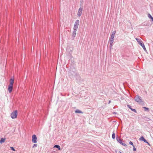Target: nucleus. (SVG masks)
<instances>
[{
  "instance_id": "39448f33",
  "label": "nucleus",
  "mask_w": 153,
  "mask_h": 153,
  "mask_svg": "<svg viewBox=\"0 0 153 153\" xmlns=\"http://www.w3.org/2000/svg\"><path fill=\"white\" fill-rule=\"evenodd\" d=\"M37 137L35 135H33L32 136V141L34 143H36L37 142Z\"/></svg>"
},
{
  "instance_id": "a211bd4d",
  "label": "nucleus",
  "mask_w": 153,
  "mask_h": 153,
  "mask_svg": "<svg viewBox=\"0 0 153 153\" xmlns=\"http://www.w3.org/2000/svg\"><path fill=\"white\" fill-rule=\"evenodd\" d=\"M143 108L144 109V110L145 111H148L149 110V108H146V107H143Z\"/></svg>"
},
{
  "instance_id": "9d476101",
  "label": "nucleus",
  "mask_w": 153,
  "mask_h": 153,
  "mask_svg": "<svg viewBox=\"0 0 153 153\" xmlns=\"http://www.w3.org/2000/svg\"><path fill=\"white\" fill-rule=\"evenodd\" d=\"M14 82V80L13 79H10V84L9 85L13 86Z\"/></svg>"
},
{
  "instance_id": "dca6fc26",
  "label": "nucleus",
  "mask_w": 153,
  "mask_h": 153,
  "mask_svg": "<svg viewBox=\"0 0 153 153\" xmlns=\"http://www.w3.org/2000/svg\"><path fill=\"white\" fill-rule=\"evenodd\" d=\"M115 134H114V132H113V134H112V138L113 139H114V138H115Z\"/></svg>"
},
{
  "instance_id": "423d86ee",
  "label": "nucleus",
  "mask_w": 153,
  "mask_h": 153,
  "mask_svg": "<svg viewBox=\"0 0 153 153\" xmlns=\"http://www.w3.org/2000/svg\"><path fill=\"white\" fill-rule=\"evenodd\" d=\"M83 9L82 8H80L78 11V12L77 13V16H80L82 13V11Z\"/></svg>"
},
{
  "instance_id": "4be33fe9",
  "label": "nucleus",
  "mask_w": 153,
  "mask_h": 153,
  "mask_svg": "<svg viewBox=\"0 0 153 153\" xmlns=\"http://www.w3.org/2000/svg\"><path fill=\"white\" fill-rule=\"evenodd\" d=\"M37 144H34L33 146V147H36L37 146Z\"/></svg>"
},
{
  "instance_id": "4468645a",
  "label": "nucleus",
  "mask_w": 153,
  "mask_h": 153,
  "mask_svg": "<svg viewBox=\"0 0 153 153\" xmlns=\"http://www.w3.org/2000/svg\"><path fill=\"white\" fill-rule=\"evenodd\" d=\"M75 112L76 113H83L82 111H81L78 109L76 110L75 111Z\"/></svg>"
},
{
  "instance_id": "f257e3e1",
  "label": "nucleus",
  "mask_w": 153,
  "mask_h": 153,
  "mask_svg": "<svg viewBox=\"0 0 153 153\" xmlns=\"http://www.w3.org/2000/svg\"><path fill=\"white\" fill-rule=\"evenodd\" d=\"M116 33V31L115 30L112 33L110 39H109V41L110 43V45L112 46V44L114 42V35Z\"/></svg>"
},
{
  "instance_id": "ddd939ff",
  "label": "nucleus",
  "mask_w": 153,
  "mask_h": 153,
  "mask_svg": "<svg viewBox=\"0 0 153 153\" xmlns=\"http://www.w3.org/2000/svg\"><path fill=\"white\" fill-rule=\"evenodd\" d=\"M148 17L153 22V18L149 13L148 14Z\"/></svg>"
},
{
  "instance_id": "5701e85b",
  "label": "nucleus",
  "mask_w": 153,
  "mask_h": 153,
  "mask_svg": "<svg viewBox=\"0 0 153 153\" xmlns=\"http://www.w3.org/2000/svg\"><path fill=\"white\" fill-rule=\"evenodd\" d=\"M128 107L130 108L131 110L132 109V108H131V106L129 105H128Z\"/></svg>"
},
{
  "instance_id": "a878e982",
  "label": "nucleus",
  "mask_w": 153,
  "mask_h": 153,
  "mask_svg": "<svg viewBox=\"0 0 153 153\" xmlns=\"http://www.w3.org/2000/svg\"><path fill=\"white\" fill-rule=\"evenodd\" d=\"M124 144V146H126V144Z\"/></svg>"
},
{
  "instance_id": "20e7f679",
  "label": "nucleus",
  "mask_w": 153,
  "mask_h": 153,
  "mask_svg": "<svg viewBox=\"0 0 153 153\" xmlns=\"http://www.w3.org/2000/svg\"><path fill=\"white\" fill-rule=\"evenodd\" d=\"M18 114L17 110H15L13 111L11 114L10 116L12 118L15 119L16 118Z\"/></svg>"
},
{
  "instance_id": "f03ea898",
  "label": "nucleus",
  "mask_w": 153,
  "mask_h": 153,
  "mask_svg": "<svg viewBox=\"0 0 153 153\" xmlns=\"http://www.w3.org/2000/svg\"><path fill=\"white\" fill-rule=\"evenodd\" d=\"M135 39L136 40L138 43L143 47L144 50L145 51H146V49L145 46L141 40L140 39L138 38H136Z\"/></svg>"
},
{
  "instance_id": "6e6552de",
  "label": "nucleus",
  "mask_w": 153,
  "mask_h": 153,
  "mask_svg": "<svg viewBox=\"0 0 153 153\" xmlns=\"http://www.w3.org/2000/svg\"><path fill=\"white\" fill-rule=\"evenodd\" d=\"M140 140L141 141H143L145 143H149L147 142L146 141V140L144 138L143 136L141 137L140 138Z\"/></svg>"
},
{
  "instance_id": "412c9836",
  "label": "nucleus",
  "mask_w": 153,
  "mask_h": 153,
  "mask_svg": "<svg viewBox=\"0 0 153 153\" xmlns=\"http://www.w3.org/2000/svg\"><path fill=\"white\" fill-rule=\"evenodd\" d=\"M133 150L134 151H136V148H135V147H134L133 148Z\"/></svg>"
},
{
  "instance_id": "b1692460",
  "label": "nucleus",
  "mask_w": 153,
  "mask_h": 153,
  "mask_svg": "<svg viewBox=\"0 0 153 153\" xmlns=\"http://www.w3.org/2000/svg\"><path fill=\"white\" fill-rule=\"evenodd\" d=\"M131 110L132 111H134V112H136V110L135 109H131Z\"/></svg>"
},
{
  "instance_id": "6ab92c4d",
  "label": "nucleus",
  "mask_w": 153,
  "mask_h": 153,
  "mask_svg": "<svg viewBox=\"0 0 153 153\" xmlns=\"http://www.w3.org/2000/svg\"><path fill=\"white\" fill-rule=\"evenodd\" d=\"M116 153H122L119 150H117L115 151Z\"/></svg>"
},
{
  "instance_id": "2eb2a0df",
  "label": "nucleus",
  "mask_w": 153,
  "mask_h": 153,
  "mask_svg": "<svg viewBox=\"0 0 153 153\" xmlns=\"http://www.w3.org/2000/svg\"><path fill=\"white\" fill-rule=\"evenodd\" d=\"M54 147H56L59 150H60V146L58 145H55L54 146Z\"/></svg>"
},
{
  "instance_id": "f3484780",
  "label": "nucleus",
  "mask_w": 153,
  "mask_h": 153,
  "mask_svg": "<svg viewBox=\"0 0 153 153\" xmlns=\"http://www.w3.org/2000/svg\"><path fill=\"white\" fill-rule=\"evenodd\" d=\"M76 31L74 30V31L73 32V35H74V37L75 36H76Z\"/></svg>"
},
{
  "instance_id": "f8f14e48",
  "label": "nucleus",
  "mask_w": 153,
  "mask_h": 153,
  "mask_svg": "<svg viewBox=\"0 0 153 153\" xmlns=\"http://www.w3.org/2000/svg\"><path fill=\"white\" fill-rule=\"evenodd\" d=\"M5 139V138H2L0 140V143H1L4 142Z\"/></svg>"
},
{
  "instance_id": "1a4fd4ad",
  "label": "nucleus",
  "mask_w": 153,
  "mask_h": 153,
  "mask_svg": "<svg viewBox=\"0 0 153 153\" xmlns=\"http://www.w3.org/2000/svg\"><path fill=\"white\" fill-rule=\"evenodd\" d=\"M13 86H12L9 85L8 88V90L10 93H11L13 89Z\"/></svg>"
},
{
  "instance_id": "0eeeda50",
  "label": "nucleus",
  "mask_w": 153,
  "mask_h": 153,
  "mask_svg": "<svg viewBox=\"0 0 153 153\" xmlns=\"http://www.w3.org/2000/svg\"><path fill=\"white\" fill-rule=\"evenodd\" d=\"M135 100L137 102H141V98L138 96L135 97Z\"/></svg>"
},
{
  "instance_id": "9b49d317",
  "label": "nucleus",
  "mask_w": 153,
  "mask_h": 153,
  "mask_svg": "<svg viewBox=\"0 0 153 153\" xmlns=\"http://www.w3.org/2000/svg\"><path fill=\"white\" fill-rule=\"evenodd\" d=\"M117 140L118 143H122V140L120 139L119 138H117Z\"/></svg>"
},
{
  "instance_id": "bb28decb",
  "label": "nucleus",
  "mask_w": 153,
  "mask_h": 153,
  "mask_svg": "<svg viewBox=\"0 0 153 153\" xmlns=\"http://www.w3.org/2000/svg\"><path fill=\"white\" fill-rule=\"evenodd\" d=\"M131 144L133 146H134L133 145V144Z\"/></svg>"
},
{
  "instance_id": "aec40b11",
  "label": "nucleus",
  "mask_w": 153,
  "mask_h": 153,
  "mask_svg": "<svg viewBox=\"0 0 153 153\" xmlns=\"http://www.w3.org/2000/svg\"><path fill=\"white\" fill-rule=\"evenodd\" d=\"M11 149L13 151H15V150L14 149V148L13 147H10Z\"/></svg>"
},
{
  "instance_id": "393cba45",
  "label": "nucleus",
  "mask_w": 153,
  "mask_h": 153,
  "mask_svg": "<svg viewBox=\"0 0 153 153\" xmlns=\"http://www.w3.org/2000/svg\"><path fill=\"white\" fill-rule=\"evenodd\" d=\"M129 143H133L132 142H131V141H130V142H129Z\"/></svg>"
},
{
  "instance_id": "7ed1b4c3",
  "label": "nucleus",
  "mask_w": 153,
  "mask_h": 153,
  "mask_svg": "<svg viewBox=\"0 0 153 153\" xmlns=\"http://www.w3.org/2000/svg\"><path fill=\"white\" fill-rule=\"evenodd\" d=\"M79 20H77L76 21L73 28L74 30H75V31H77L79 25Z\"/></svg>"
}]
</instances>
